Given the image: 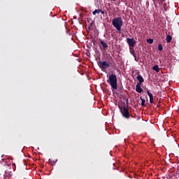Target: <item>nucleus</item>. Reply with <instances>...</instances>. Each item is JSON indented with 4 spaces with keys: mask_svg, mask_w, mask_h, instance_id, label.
I'll return each instance as SVG.
<instances>
[{
    "mask_svg": "<svg viewBox=\"0 0 179 179\" xmlns=\"http://www.w3.org/2000/svg\"><path fill=\"white\" fill-rule=\"evenodd\" d=\"M109 61H110V62L107 61H99L97 62L98 66H99L102 72H106V71L111 66V64H114V59H113V57H110Z\"/></svg>",
    "mask_w": 179,
    "mask_h": 179,
    "instance_id": "1",
    "label": "nucleus"
},
{
    "mask_svg": "<svg viewBox=\"0 0 179 179\" xmlns=\"http://www.w3.org/2000/svg\"><path fill=\"white\" fill-rule=\"evenodd\" d=\"M106 82L107 83H108V85H110L113 90H117V89H118L117 84V75L114 73L109 75Z\"/></svg>",
    "mask_w": 179,
    "mask_h": 179,
    "instance_id": "2",
    "label": "nucleus"
},
{
    "mask_svg": "<svg viewBox=\"0 0 179 179\" xmlns=\"http://www.w3.org/2000/svg\"><path fill=\"white\" fill-rule=\"evenodd\" d=\"M126 101H127V105L128 106V104H129L128 99H127ZM119 108L124 118H127V120H128L129 117H131V118H134V116H132V113H129V108L128 107L124 106L122 108V107L119 106Z\"/></svg>",
    "mask_w": 179,
    "mask_h": 179,
    "instance_id": "3",
    "label": "nucleus"
},
{
    "mask_svg": "<svg viewBox=\"0 0 179 179\" xmlns=\"http://www.w3.org/2000/svg\"><path fill=\"white\" fill-rule=\"evenodd\" d=\"M112 24L115 29L117 30V31H121V27H122L123 21L122 17H117L113 20Z\"/></svg>",
    "mask_w": 179,
    "mask_h": 179,
    "instance_id": "4",
    "label": "nucleus"
},
{
    "mask_svg": "<svg viewBox=\"0 0 179 179\" xmlns=\"http://www.w3.org/2000/svg\"><path fill=\"white\" fill-rule=\"evenodd\" d=\"M127 43L129 47H135V44H136L135 39L130 38H127Z\"/></svg>",
    "mask_w": 179,
    "mask_h": 179,
    "instance_id": "5",
    "label": "nucleus"
},
{
    "mask_svg": "<svg viewBox=\"0 0 179 179\" xmlns=\"http://www.w3.org/2000/svg\"><path fill=\"white\" fill-rule=\"evenodd\" d=\"M137 80H138V85H142V83H143V82H145L143 77H142V76H141V75H138L137 76Z\"/></svg>",
    "mask_w": 179,
    "mask_h": 179,
    "instance_id": "6",
    "label": "nucleus"
},
{
    "mask_svg": "<svg viewBox=\"0 0 179 179\" xmlns=\"http://www.w3.org/2000/svg\"><path fill=\"white\" fill-rule=\"evenodd\" d=\"M147 94L150 97V104H153V94H152V93H150V91H147Z\"/></svg>",
    "mask_w": 179,
    "mask_h": 179,
    "instance_id": "7",
    "label": "nucleus"
},
{
    "mask_svg": "<svg viewBox=\"0 0 179 179\" xmlns=\"http://www.w3.org/2000/svg\"><path fill=\"white\" fill-rule=\"evenodd\" d=\"M141 84H137L136 86V91L137 93H142V92H143V90H142L141 87Z\"/></svg>",
    "mask_w": 179,
    "mask_h": 179,
    "instance_id": "8",
    "label": "nucleus"
},
{
    "mask_svg": "<svg viewBox=\"0 0 179 179\" xmlns=\"http://www.w3.org/2000/svg\"><path fill=\"white\" fill-rule=\"evenodd\" d=\"M101 45L103 46V50H107L108 48V44L107 43L104 42V41H100Z\"/></svg>",
    "mask_w": 179,
    "mask_h": 179,
    "instance_id": "9",
    "label": "nucleus"
},
{
    "mask_svg": "<svg viewBox=\"0 0 179 179\" xmlns=\"http://www.w3.org/2000/svg\"><path fill=\"white\" fill-rule=\"evenodd\" d=\"M57 162H58V159L52 160L50 159L48 160V164H50V166H55V164L57 163Z\"/></svg>",
    "mask_w": 179,
    "mask_h": 179,
    "instance_id": "10",
    "label": "nucleus"
},
{
    "mask_svg": "<svg viewBox=\"0 0 179 179\" xmlns=\"http://www.w3.org/2000/svg\"><path fill=\"white\" fill-rule=\"evenodd\" d=\"M171 40H173V37L171 35L166 36V42L171 43Z\"/></svg>",
    "mask_w": 179,
    "mask_h": 179,
    "instance_id": "11",
    "label": "nucleus"
},
{
    "mask_svg": "<svg viewBox=\"0 0 179 179\" xmlns=\"http://www.w3.org/2000/svg\"><path fill=\"white\" fill-rule=\"evenodd\" d=\"M153 71H155V72H159L160 71V69H159V66L158 65H155L152 67Z\"/></svg>",
    "mask_w": 179,
    "mask_h": 179,
    "instance_id": "12",
    "label": "nucleus"
},
{
    "mask_svg": "<svg viewBox=\"0 0 179 179\" xmlns=\"http://www.w3.org/2000/svg\"><path fill=\"white\" fill-rule=\"evenodd\" d=\"M140 99H141V101H142V102H141V106H142L143 107H146V104H145V99H143L142 96H141Z\"/></svg>",
    "mask_w": 179,
    "mask_h": 179,
    "instance_id": "13",
    "label": "nucleus"
},
{
    "mask_svg": "<svg viewBox=\"0 0 179 179\" xmlns=\"http://www.w3.org/2000/svg\"><path fill=\"white\" fill-rule=\"evenodd\" d=\"M101 12V9L95 10L92 12V15H96V13H100Z\"/></svg>",
    "mask_w": 179,
    "mask_h": 179,
    "instance_id": "14",
    "label": "nucleus"
},
{
    "mask_svg": "<svg viewBox=\"0 0 179 179\" xmlns=\"http://www.w3.org/2000/svg\"><path fill=\"white\" fill-rule=\"evenodd\" d=\"M147 43H148L149 44H153V39L152 38L147 39Z\"/></svg>",
    "mask_w": 179,
    "mask_h": 179,
    "instance_id": "15",
    "label": "nucleus"
},
{
    "mask_svg": "<svg viewBox=\"0 0 179 179\" xmlns=\"http://www.w3.org/2000/svg\"><path fill=\"white\" fill-rule=\"evenodd\" d=\"M89 30H93V22L90 23L88 26Z\"/></svg>",
    "mask_w": 179,
    "mask_h": 179,
    "instance_id": "16",
    "label": "nucleus"
},
{
    "mask_svg": "<svg viewBox=\"0 0 179 179\" xmlns=\"http://www.w3.org/2000/svg\"><path fill=\"white\" fill-rule=\"evenodd\" d=\"M158 50L159 51H162L163 50V45L162 44L158 45Z\"/></svg>",
    "mask_w": 179,
    "mask_h": 179,
    "instance_id": "17",
    "label": "nucleus"
},
{
    "mask_svg": "<svg viewBox=\"0 0 179 179\" xmlns=\"http://www.w3.org/2000/svg\"><path fill=\"white\" fill-rule=\"evenodd\" d=\"M99 13H101L102 15H104V11L103 10H101V11H99Z\"/></svg>",
    "mask_w": 179,
    "mask_h": 179,
    "instance_id": "18",
    "label": "nucleus"
},
{
    "mask_svg": "<svg viewBox=\"0 0 179 179\" xmlns=\"http://www.w3.org/2000/svg\"><path fill=\"white\" fill-rule=\"evenodd\" d=\"M135 61H138V60H136V57H135Z\"/></svg>",
    "mask_w": 179,
    "mask_h": 179,
    "instance_id": "19",
    "label": "nucleus"
},
{
    "mask_svg": "<svg viewBox=\"0 0 179 179\" xmlns=\"http://www.w3.org/2000/svg\"><path fill=\"white\" fill-rule=\"evenodd\" d=\"M112 1H117V0H112Z\"/></svg>",
    "mask_w": 179,
    "mask_h": 179,
    "instance_id": "20",
    "label": "nucleus"
},
{
    "mask_svg": "<svg viewBox=\"0 0 179 179\" xmlns=\"http://www.w3.org/2000/svg\"><path fill=\"white\" fill-rule=\"evenodd\" d=\"M163 1H166V0H163Z\"/></svg>",
    "mask_w": 179,
    "mask_h": 179,
    "instance_id": "21",
    "label": "nucleus"
}]
</instances>
